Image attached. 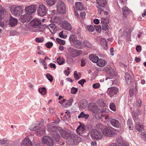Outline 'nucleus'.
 I'll list each match as a JSON object with an SVG mask.
<instances>
[{"label": "nucleus", "mask_w": 146, "mask_h": 146, "mask_svg": "<svg viewBox=\"0 0 146 146\" xmlns=\"http://www.w3.org/2000/svg\"><path fill=\"white\" fill-rule=\"evenodd\" d=\"M62 136L66 139L67 142L71 145L77 144L81 141L80 137L75 134H70L64 131H62Z\"/></svg>", "instance_id": "obj_1"}, {"label": "nucleus", "mask_w": 146, "mask_h": 146, "mask_svg": "<svg viewBox=\"0 0 146 146\" xmlns=\"http://www.w3.org/2000/svg\"><path fill=\"white\" fill-rule=\"evenodd\" d=\"M26 14L20 17L19 20L22 23L28 22L32 18V14L35 12L34 10H24Z\"/></svg>", "instance_id": "obj_2"}, {"label": "nucleus", "mask_w": 146, "mask_h": 146, "mask_svg": "<svg viewBox=\"0 0 146 146\" xmlns=\"http://www.w3.org/2000/svg\"><path fill=\"white\" fill-rule=\"evenodd\" d=\"M91 137L92 138L96 140L101 139L102 137V133L95 129H93L90 132Z\"/></svg>", "instance_id": "obj_3"}, {"label": "nucleus", "mask_w": 146, "mask_h": 146, "mask_svg": "<svg viewBox=\"0 0 146 146\" xmlns=\"http://www.w3.org/2000/svg\"><path fill=\"white\" fill-rule=\"evenodd\" d=\"M102 132L104 136L107 137H111L115 134V133L112 129L109 127H107L104 128Z\"/></svg>", "instance_id": "obj_4"}, {"label": "nucleus", "mask_w": 146, "mask_h": 146, "mask_svg": "<svg viewBox=\"0 0 146 146\" xmlns=\"http://www.w3.org/2000/svg\"><path fill=\"white\" fill-rule=\"evenodd\" d=\"M68 51L71 56L74 58L79 56L82 53L81 51L76 50L72 48H68Z\"/></svg>", "instance_id": "obj_5"}, {"label": "nucleus", "mask_w": 146, "mask_h": 146, "mask_svg": "<svg viewBox=\"0 0 146 146\" xmlns=\"http://www.w3.org/2000/svg\"><path fill=\"white\" fill-rule=\"evenodd\" d=\"M42 141L43 143L49 146H52L54 144L53 140L48 136L43 137L42 138Z\"/></svg>", "instance_id": "obj_6"}, {"label": "nucleus", "mask_w": 146, "mask_h": 146, "mask_svg": "<svg viewBox=\"0 0 146 146\" xmlns=\"http://www.w3.org/2000/svg\"><path fill=\"white\" fill-rule=\"evenodd\" d=\"M118 90L116 87H111L108 89L107 93L111 97H112L118 92Z\"/></svg>", "instance_id": "obj_7"}, {"label": "nucleus", "mask_w": 146, "mask_h": 146, "mask_svg": "<svg viewBox=\"0 0 146 146\" xmlns=\"http://www.w3.org/2000/svg\"><path fill=\"white\" fill-rule=\"evenodd\" d=\"M22 146H33L32 143L30 139L27 137H25L22 141Z\"/></svg>", "instance_id": "obj_8"}, {"label": "nucleus", "mask_w": 146, "mask_h": 146, "mask_svg": "<svg viewBox=\"0 0 146 146\" xmlns=\"http://www.w3.org/2000/svg\"><path fill=\"white\" fill-rule=\"evenodd\" d=\"M47 126L48 129L50 131L56 132L60 131L62 135V131L63 130H62L60 127L56 126H53L52 125H49Z\"/></svg>", "instance_id": "obj_9"}, {"label": "nucleus", "mask_w": 146, "mask_h": 146, "mask_svg": "<svg viewBox=\"0 0 146 146\" xmlns=\"http://www.w3.org/2000/svg\"><path fill=\"white\" fill-rule=\"evenodd\" d=\"M43 120H41L40 121L38 122V123L36 124V125L31 127L30 130L32 131H34L39 129L40 127L43 125Z\"/></svg>", "instance_id": "obj_10"}, {"label": "nucleus", "mask_w": 146, "mask_h": 146, "mask_svg": "<svg viewBox=\"0 0 146 146\" xmlns=\"http://www.w3.org/2000/svg\"><path fill=\"white\" fill-rule=\"evenodd\" d=\"M41 21L38 19H34L31 22L30 25L32 27L39 26L41 24Z\"/></svg>", "instance_id": "obj_11"}, {"label": "nucleus", "mask_w": 146, "mask_h": 146, "mask_svg": "<svg viewBox=\"0 0 146 146\" xmlns=\"http://www.w3.org/2000/svg\"><path fill=\"white\" fill-rule=\"evenodd\" d=\"M89 109L92 112L96 113L98 112L99 109L95 104L90 105L88 107Z\"/></svg>", "instance_id": "obj_12"}, {"label": "nucleus", "mask_w": 146, "mask_h": 146, "mask_svg": "<svg viewBox=\"0 0 146 146\" xmlns=\"http://www.w3.org/2000/svg\"><path fill=\"white\" fill-rule=\"evenodd\" d=\"M110 124L113 126L119 128L120 127V124L119 121L116 119H111L110 121Z\"/></svg>", "instance_id": "obj_13"}, {"label": "nucleus", "mask_w": 146, "mask_h": 146, "mask_svg": "<svg viewBox=\"0 0 146 146\" xmlns=\"http://www.w3.org/2000/svg\"><path fill=\"white\" fill-rule=\"evenodd\" d=\"M18 20L17 19L10 17L9 20V24L11 27H15L17 25Z\"/></svg>", "instance_id": "obj_14"}, {"label": "nucleus", "mask_w": 146, "mask_h": 146, "mask_svg": "<svg viewBox=\"0 0 146 146\" xmlns=\"http://www.w3.org/2000/svg\"><path fill=\"white\" fill-rule=\"evenodd\" d=\"M56 6L57 9H65L66 8L65 3L61 1H59L57 2Z\"/></svg>", "instance_id": "obj_15"}, {"label": "nucleus", "mask_w": 146, "mask_h": 146, "mask_svg": "<svg viewBox=\"0 0 146 146\" xmlns=\"http://www.w3.org/2000/svg\"><path fill=\"white\" fill-rule=\"evenodd\" d=\"M85 129V126L82 124H80L77 128L76 131L78 134L80 135L84 132Z\"/></svg>", "instance_id": "obj_16"}, {"label": "nucleus", "mask_w": 146, "mask_h": 146, "mask_svg": "<svg viewBox=\"0 0 146 146\" xmlns=\"http://www.w3.org/2000/svg\"><path fill=\"white\" fill-rule=\"evenodd\" d=\"M24 8V7L23 5L16 6L12 5H9L5 8L7 9L10 8V9H21Z\"/></svg>", "instance_id": "obj_17"}, {"label": "nucleus", "mask_w": 146, "mask_h": 146, "mask_svg": "<svg viewBox=\"0 0 146 146\" xmlns=\"http://www.w3.org/2000/svg\"><path fill=\"white\" fill-rule=\"evenodd\" d=\"M62 26L64 28L69 31H70L72 29L70 24L67 21H64L63 22Z\"/></svg>", "instance_id": "obj_18"}, {"label": "nucleus", "mask_w": 146, "mask_h": 146, "mask_svg": "<svg viewBox=\"0 0 146 146\" xmlns=\"http://www.w3.org/2000/svg\"><path fill=\"white\" fill-rule=\"evenodd\" d=\"M125 78L126 82L128 85H130L132 82V78L129 73L127 72L125 74Z\"/></svg>", "instance_id": "obj_19"}, {"label": "nucleus", "mask_w": 146, "mask_h": 146, "mask_svg": "<svg viewBox=\"0 0 146 146\" xmlns=\"http://www.w3.org/2000/svg\"><path fill=\"white\" fill-rule=\"evenodd\" d=\"M107 63V62L106 60L102 59H100L98 60L97 62V64L98 66L103 67L105 66Z\"/></svg>", "instance_id": "obj_20"}, {"label": "nucleus", "mask_w": 146, "mask_h": 146, "mask_svg": "<svg viewBox=\"0 0 146 146\" xmlns=\"http://www.w3.org/2000/svg\"><path fill=\"white\" fill-rule=\"evenodd\" d=\"M89 57V59L93 62L96 63L99 58L97 56L94 54L90 55Z\"/></svg>", "instance_id": "obj_21"}, {"label": "nucleus", "mask_w": 146, "mask_h": 146, "mask_svg": "<svg viewBox=\"0 0 146 146\" xmlns=\"http://www.w3.org/2000/svg\"><path fill=\"white\" fill-rule=\"evenodd\" d=\"M96 3L100 7H104L106 4V0H96Z\"/></svg>", "instance_id": "obj_22"}, {"label": "nucleus", "mask_w": 146, "mask_h": 146, "mask_svg": "<svg viewBox=\"0 0 146 146\" xmlns=\"http://www.w3.org/2000/svg\"><path fill=\"white\" fill-rule=\"evenodd\" d=\"M100 42L104 49L106 50L108 48L107 43L106 39L104 38H101Z\"/></svg>", "instance_id": "obj_23"}, {"label": "nucleus", "mask_w": 146, "mask_h": 146, "mask_svg": "<svg viewBox=\"0 0 146 146\" xmlns=\"http://www.w3.org/2000/svg\"><path fill=\"white\" fill-rule=\"evenodd\" d=\"M73 44L78 48L81 49L83 47L81 42L77 39L75 41Z\"/></svg>", "instance_id": "obj_24"}, {"label": "nucleus", "mask_w": 146, "mask_h": 146, "mask_svg": "<svg viewBox=\"0 0 146 146\" xmlns=\"http://www.w3.org/2000/svg\"><path fill=\"white\" fill-rule=\"evenodd\" d=\"M11 12L12 14L18 16L22 13L23 10H11Z\"/></svg>", "instance_id": "obj_25"}, {"label": "nucleus", "mask_w": 146, "mask_h": 146, "mask_svg": "<svg viewBox=\"0 0 146 146\" xmlns=\"http://www.w3.org/2000/svg\"><path fill=\"white\" fill-rule=\"evenodd\" d=\"M116 143L117 146H123L122 138L121 137H119L116 139Z\"/></svg>", "instance_id": "obj_26"}, {"label": "nucleus", "mask_w": 146, "mask_h": 146, "mask_svg": "<svg viewBox=\"0 0 146 146\" xmlns=\"http://www.w3.org/2000/svg\"><path fill=\"white\" fill-rule=\"evenodd\" d=\"M87 105V103L85 100H83L81 101L80 107L82 109H84Z\"/></svg>", "instance_id": "obj_27"}, {"label": "nucleus", "mask_w": 146, "mask_h": 146, "mask_svg": "<svg viewBox=\"0 0 146 146\" xmlns=\"http://www.w3.org/2000/svg\"><path fill=\"white\" fill-rule=\"evenodd\" d=\"M136 86L135 87V89L134 88H131L129 92V94L130 95L131 97H133V96H135L136 95V91L135 90H137L136 89Z\"/></svg>", "instance_id": "obj_28"}, {"label": "nucleus", "mask_w": 146, "mask_h": 146, "mask_svg": "<svg viewBox=\"0 0 146 146\" xmlns=\"http://www.w3.org/2000/svg\"><path fill=\"white\" fill-rule=\"evenodd\" d=\"M37 13L39 16H43L46 13V10H38Z\"/></svg>", "instance_id": "obj_29"}, {"label": "nucleus", "mask_w": 146, "mask_h": 146, "mask_svg": "<svg viewBox=\"0 0 146 146\" xmlns=\"http://www.w3.org/2000/svg\"><path fill=\"white\" fill-rule=\"evenodd\" d=\"M89 116V115L88 114H85L83 112H82L80 114L78 115V118H84L85 119H86L88 118Z\"/></svg>", "instance_id": "obj_30"}, {"label": "nucleus", "mask_w": 146, "mask_h": 146, "mask_svg": "<svg viewBox=\"0 0 146 146\" xmlns=\"http://www.w3.org/2000/svg\"><path fill=\"white\" fill-rule=\"evenodd\" d=\"M77 39L76 36L74 35H71L69 38V40L71 43H73Z\"/></svg>", "instance_id": "obj_31"}, {"label": "nucleus", "mask_w": 146, "mask_h": 146, "mask_svg": "<svg viewBox=\"0 0 146 146\" xmlns=\"http://www.w3.org/2000/svg\"><path fill=\"white\" fill-rule=\"evenodd\" d=\"M135 129L138 131H140L143 129V127L141 124L137 123L135 126Z\"/></svg>", "instance_id": "obj_32"}, {"label": "nucleus", "mask_w": 146, "mask_h": 146, "mask_svg": "<svg viewBox=\"0 0 146 146\" xmlns=\"http://www.w3.org/2000/svg\"><path fill=\"white\" fill-rule=\"evenodd\" d=\"M76 9H82L83 8V4L80 2H77L75 4Z\"/></svg>", "instance_id": "obj_33"}, {"label": "nucleus", "mask_w": 146, "mask_h": 146, "mask_svg": "<svg viewBox=\"0 0 146 146\" xmlns=\"http://www.w3.org/2000/svg\"><path fill=\"white\" fill-rule=\"evenodd\" d=\"M38 90L40 93L42 95H45L46 94V89L44 87L39 88Z\"/></svg>", "instance_id": "obj_34"}, {"label": "nucleus", "mask_w": 146, "mask_h": 146, "mask_svg": "<svg viewBox=\"0 0 146 146\" xmlns=\"http://www.w3.org/2000/svg\"><path fill=\"white\" fill-rule=\"evenodd\" d=\"M37 7V5L36 4H33L31 5L25 7V9H35Z\"/></svg>", "instance_id": "obj_35"}, {"label": "nucleus", "mask_w": 146, "mask_h": 146, "mask_svg": "<svg viewBox=\"0 0 146 146\" xmlns=\"http://www.w3.org/2000/svg\"><path fill=\"white\" fill-rule=\"evenodd\" d=\"M127 125L129 126V128L130 130H132L133 129L134 125L132 123L130 119H129L128 120Z\"/></svg>", "instance_id": "obj_36"}, {"label": "nucleus", "mask_w": 146, "mask_h": 146, "mask_svg": "<svg viewBox=\"0 0 146 146\" xmlns=\"http://www.w3.org/2000/svg\"><path fill=\"white\" fill-rule=\"evenodd\" d=\"M53 138L57 142L59 140L60 136L58 133L55 132L54 134Z\"/></svg>", "instance_id": "obj_37"}, {"label": "nucleus", "mask_w": 146, "mask_h": 146, "mask_svg": "<svg viewBox=\"0 0 146 146\" xmlns=\"http://www.w3.org/2000/svg\"><path fill=\"white\" fill-rule=\"evenodd\" d=\"M57 61L59 64L61 65L64 62L65 60L63 58L59 57L57 59Z\"/></svg>", "instance_id": "obj_38"}, {"label": "nucleus", "mask_w": 146, "mask_h": 146, "mask_svg": "<svg viewBox=\"0 0 146 146\" xmlns=\"http://www.w3.org/2000/svg\"><path fill=\"white\" fill-rule=\"evenodd\" d=\"M56 1V0H46L47 4L50 6H52L54 4Z\"/></svg>", "instance_id": "obj_39"}, {"label": "nucleus", "mask_w": 146, "mask_h": 146, "mask_svg": "<svg viewBox=\"0 0 146 146\" xmlns=\"http://www.w3.org/2000/svg\"><path fill=\"white\" fill-rule=\"evenodd\" d=\"M102 28L103 30L105 31L108 30V26L106 23H102L101 25Z\"/></svg>", "instance_id": "obj_40"}, {"label": "nucleus", "mask_w": 146, "mask_h": 146, "mask_svg": "<svg viewBox=\"0 0 146 146\" xmlns=\"http://www.w3.org/2000/svg\"><path fill=\"white\" fill-rule=\"evenodd\" d=\"M83 44L84 46L88 48H90L92 46V44L87 40L84 41Z\"/></svg>", "instance_id": "obj_41"}, {"label": "nucleus", "mask_w": 146, "mask_h": 146, "mask_svg": "<svg viewBox=\"0 0 146 146\" xmlns=\"http://www.w3.org/2000/svg\"><path fill=\"white\" fill-rule=\"evenodd\" d=\"M107 73L110 76H113L115 75L114 71L113 69H110V71H108Z\"/></svg>", "instance_id": "obj_42"}, {"label": "nucleus", "mask_w": 146, "mask_h": 146, "mask_svg": "<svg viewBox=\"0 0 146 146\" xmlns=\"http://www.w3.org/2000/svg\"><path fill=\"white\" fill-rule=\"evenodd\" d=\"M130 12L129 10H123V14L124 17H126L128 15Z\"/></svg>", "instance_id": "obj_43"}, {"label": "nucleus", "mask_w": 146, "mask_h": 146, "mask_svg": "<svg viewBox=\"0 0 146 146\" xmlns=\"http://www.w3.org/2000/svg\"><path fill=\"white\" fill-rule=\"evenodd\" d=\"M86 29L89 31L92 32L94 30V29L92 25H88L86 27Z\"/></svg>", "instance_id": "obj_44"}, {"label": "nucleus", "mask_w": 146, "mask_h": 146, "mask_svg": "<svg viewBox=\"0 0 146 146\" xmlns=\"http://www.w3.org/2000/svg\"><path fill=\"white\" fill-rule=\"evenodd\" d=\"M44 29H41L40 28H36V27H33L32 28L31 30V31H36V32H41Z\"/></svg>", "instance_id": "obj_45"}, {"label": "nucleus", "mask_w": 146, "mask_h": 146, "mask_svg": "<svg viewBox=\"0 0 146 146\" xmlns=\"http://www.w3.org/2000/svg\"><path fill=\"white\" fill-rule=\"evenodd\" d=\"M56 41L59 44L62 45H64L65 43V42L64 40H62L59 38H56Z\"/></svg>", "instance_id": "obj_46"}, {"label": "nucleus", "mask_w": 146, "mask_h": 146, "mask_svg": "<svg viewBox=\"0 0 146 146\" xmlns=\"http://www.w3.org/2000/svg\"><path fill=\"white\" fill-rule=\"evenodd\" d=\"M110 107L111 109L113 111H116V107L114 103H110Z\"/></svg>", "instance_id": "obj_47"}, {"label": "nucleus", "mask_w": 146, "mask_h": 146, "mask_svg": "<svg viewBox=\"0 0 146 146\" xmlns=\"http://www.w3.org/2000/svg\"><path fill=\"white\" fill-rule=\"evenodd\" d=\"M99 13L101 15H103L104 14L105 15H108L109 13L108 12L104 11V10H100L99 11Z\"/></svg>", "instance_id": "obj_48"}, {"label": "nucleus", "mask_w": 146, "mask_h": 146, "mask_svg": "<svg viewBox=\"0 0 146 146\" xmlns=\"http://www.w3.org/2000/svg\"><path fill=\"white\" fill-rule=\"evenodd\" d=\"M46 76L48 80L51 82L53 80V78L52 76L49 74H47L46 75Z\"/></svg>", "instance_id": "obj_49"}, {"label": "nucleus", "mask_w": 146, "mask_h": 146, "mask_svg": "<svg viewBox=\"0 0 146 146\" xmlns=\"http://www.w3.org/2000/svg\"><path fill=\"white\" fill-rule=\"evenodd\" d=\"M142 102L140 99H138L136 101V106L138 107H140L141 106Z\"/></svg>", "instance_id": "obj_50"}, {"label": "nucleus", "mask_w": 146, "mask_h": 146, "mask_svg": "<svg viewBox=\"0 0 146 146\" xmlns=\"http://www.w3.org/2000/svg\"><path fill=\"white\" fill-rule=\"evenodd\" d=\"M95 28L96 31L99 33H100L101 30V28L100 26L95 25L94 26Z\"/></svg>", "instance_id": "obj_51"}, {"label": "nucleus", "mask_w": 146, "mask_h": 146, "mask_svg": "<svg viewBox=\"0 0 146 146\" xmlns=\"http://www.w3.org/2000/svg\"><path fill=\"white\" fill-rule=\"evenodd\" d=\"M141 138L144 140H146V133L145 132H142L141 134Z\"/></svg>", "instance_id": "obj_52"}, {"label": "nucleus", "mask_w": 146, "mask_h": 146, "mask_svg": "<svg viewBox=\"0 0 146 146\" xmlns=\"http://www.w3.org/2000/svg\"><path fill=\"white\" fill-rule=\"evenodd\" d=\"M77 88L72 87L71 89V93L73 94H74L77 92Z\"/></svg>", "instance_id": "obj_53"}, {"label": "nucleus", "mask_w": 146, "mask_h": 146, "mask_svg": "<svg viewBox=\"0 0 146 146\" xmlns=\"http://www.w3.org/2000/svg\"><path fill=\"white\" fill-rule=\"evenodd\" d=\"M53 45V43L52 42H48L46 44V46L48 48H50Z\"/></svg>", "instance_id": "obj_54"}, {"label": "nucleus", "mask_w": 146, "mask_h": 146, "mask_svg": "<svg viewBox=\"0 0 146 146\" xmlns=\"http://www.w3.org/2000/svg\"><path fill=\"white\" fill-rule=\"evenodd\" d=\"M67 104L68 103H67V102H66V100L64 99L61 103V105L64 107H66L68 105Z\"/></svg>", "instance_id": "obj_55"}, {"label": "nucleus", "mask_w": 146, "mask_h": 146, "mask_svg": "<svg viewBox=\"0 0 146 146\" xmlns=\"http://www.w3.org/2000/svg\"><path fill=\"white\" fill-rule=\"evenodd\" d=\"M58 10H59L58 11L60 12V11L63 10H53L52 11V15H57L58 13ZM60 13V12H59Z\"/></svg>", "instance_id": "obj_56"}, {"label": "nucleus", "mask_w": 146, "mask_h": 146, "mask_svg": "<svg viewBox=\"0 0 146 146\" xmlns=\"http://www.w3.org/2000/svg\"><path fill=\"white\" fill-rule=\"evenodd\" d=\"M81 66H84L86 63V60L84 59H82L81 61Z\"/></svg>", "instance_id": "obj_57"}, {"label": "nucleus", "mask_w": 146, "mask_h": 146, "mask_svg": "<svg viewBox=\"0 0 146 146\" xmlns=\"http://www.w3.org/2000/svg\"><path fill=\"white\" fill-rule=\"evenodd\" d=\"M112 69L110 65H108L104 68L105 71L107 73L109 71L110 69Z\"/></svg>", "instance_id": "obj_58"}, {"label": "nucleus", "mask_w": 146, "mask_h": 146, "mask_svg": "<svg viewBox=\"0 0 146 146\" xmlns=\"http://www.w3.org/2000/svg\"><path fill=\"white\" fill-rule=\"evenodd\" d=\"M86 80H85L83 79L80 80L78 82V83L80 84L81 86H83L84 83L85 82Z\"/></svg>", "instance_id": "obj_59"}, {"label": "nucleus", "mask_w": 146, "mask_h": 146, "mask_svg": "<svg viewBox=\"0 0 146 146\" xmlns=\"http://www.w3.org/2000/svg\"><path fill=\"white\" fill-rule=\"evenodd\" d=\"M7 142V141L4 139H1L0 140V145H3Z\"/></svg>", "instance_id": "obj_60"}, {"label": "nucleus", "mask_w": 146, "mask_h": 146, "mask_svg": "<svg viewBox=\"0 0 146 146\" xmlns=\"http://www.w3.org/2000/svg\"><path fill=\"white\" fill-rule=\"evenodd\" d=\"M39 9H46L45 6L43 4H40L38 7Z\"/></svg>", "instance_id": "obj_61"}, {"label": "nucleus", "mask_w": 146, "mask_h": 146, "mask_svg": "<svg viewBox=\"0 0 146 146\" xmlns=\"http://www.w3.org/2000/svg\"><path fill=\"white\" fill-rule=\"evenodd\" d=\"M99 102L100 105L102 107L104 106L105 105V104L103 100H102V99L100 100Z\"/></svg>", "instance_id": "obj_62"}, {"label": "nucleus", "mask_w": 146, "mask_h": 146, "mask_svg": "<svg viewBox=\"0 0 146 146\" xmlns=\"http://www.w3.org/2000/svg\"><path fill=\"white\" fill-rule=\"evenodd\" d=\"M100 86V84L99 83H96L94 84L93 85V87L94 88L96 89L98 88Z\"/></svg>", "instance_id": "obj_63"}, {"label": "nucleus", "mask_w": 146, "mask_h": 146, "mask_svg": "<svg viewBox=\"0 0 146 146\" xmlns=\"http://www.w3.org/2000/svg\"><path fill=\"white\" fill-rule=\"evenodd\" d=\"M136 50L138 52H140L141 50V47L139 45H137L136 47Z\"/></svg>", "instance_id": "obj_64"}]
</instances>
